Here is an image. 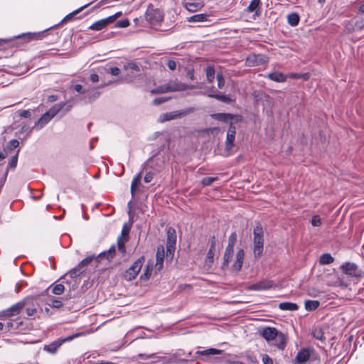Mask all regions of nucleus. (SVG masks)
Returning <instances> with one entry per match:
<instances>
[{"instance_id":"nucleus-1","label":"nucleus","mask_w":364,"mask_h":364,"mask_svg":"<svg viewBox=\"0 0 364 364\" xmlns=\"http://www.w3.org/2000/svg\"><path fill=\"white\" fill-rule=\"evenodd\" d=\"M75 92L79 93L76 96V100L82 101L85 104L90 103L95 100L100 95V92L94 87L83 88L81 85L77 84L73 86Z\"/></svg>"},{"instance_id":"nucleus-2","label":"nucleus","mask_w":364,"mask_h":364,"mask_svg":"<svg viewBox=\"0 0 364 364\" xmlns=\"http://www.w3.org/2000/svg\"><path fill=\"white\" fill-rule=\"evenodd\" d=\"M263 229L260 224L256 225L253 230V253L255 258H259L264 250Z\"/></svg>"},{"instance_id":"nucleus-3","label":"nucleus","mask_w":364,"mask_h":364,"mask_svg":"<svg viewBox=\"0 0 364 364\" xmlns=\"http://www.w3.org/2000/svg\"><path fill=\"white\" fill-rule=\"evenodd\" d=\"M341 269L343 274L349 277L360 279L364 277V271L359 269L358 265L353 262H344L341 264Z\"/></svg>"},{"instance_id":"nucleus-4","label":"nucleus","mask_w":364,"mask_h":364,"mask_svg":"<svg viewBox=\"0 0 364 364\" xmlns=\"http://www.w3.org/2000/svg\"><path fill=\"white\" fill-rule=\"evenodd\" d=\"M82 333H77L70 336H68L65 338H60L56 341H53L52 343L45 345L43 346V350L50 354H55L58 350V348L65 342L70 341L75 338L81 336Z\"/></svg>"},{"instance_id":"nucleus-5","label":"nucleus","mask_w":364,"mask_h":364,"mask_svg":"<svg viewBox=\"0 0 364 364\" xmlns=\"http://www.w3.org/2000/svg\"><path fill=\"white\" fill-rule=\"evenodd\" d=\"M29 299L26 298L25 299L12 305L11 307L8 308L0 312V318L2 317H9L14 316L21 311V310L28 304Z\"/></svg>"},{"instance_id":"nucleus-6","label":"nucleus","mask_w":364,"mask_h":364,"mask_svg":"<svg viewBox=\"0 0 364 364\" xmlns=\"http://www.w3.org/2000/svg\"><path fill=\"white\" fill-rule=\"evenodd\" d=\"M195 111V108L188 107L181 110L173 111L167 113H164L161 115L159 121L161 122H164L166 121L181 118L188 114H191Z\"/></svg>"},{"instance_id":"nucleus-7","label":"nucleus","mask_w":364,"mask_h":364,"mask_svg":"<svg viewBox=\"0 0 364 364\" xmlns=\"http://www.w3.org/2000/svg\"><path fill=\"white\" fill-rule=\"evenodd\" d=\"M145 17L151 24L156 25L163 20V14L160 9H154L152 5H149Z\"/></svg>"},{"instance_id":"nucleus-8","label":"nucleus","mask_w":364,"mask_h":364,"mask_svg":"<svg viewBox=\"0 0 364 364\" xmlns=\"http://www.w3.org/2000/svg\"><path fill=\"white\" fill-rule=\"evenodd\" d=\"M144 261V258L143 257H141L136 261H135L124 273V279L127 281H132L134 279L140 272Z\"/></svg>"},{"instance_id":"nucleus-9","label":"nucleus","mask_w":364,"mask_h":364,"mask_svg":"<svg viewBox=\"0 0 364 364\" xmlns=\"http://www.w3.org/2000/svg\"><path fill=\"white\" fill-rule=\"evenodd\" d=\"M165 84L168 92L184 91L186 90L195 88L194 85H187L186 83L178 81V80H169Z\"/></svg>"},{"instance_id":"nucleus-10","label":"nucleus","mask_w":364,"mask_h":364,"mask_svg":"<svg viewBox=\"0 0 364 364\" xmlns=\"http://www.w3.org/2000/svg\"><path fill=\"white\" fill-rule=\"evenodd\" d=\"M314 353V350L309 348H304L298 351L295 356L294 364H306Z\"/></svg>"},{"instance_id":"nucleus-11","label":"nucleus","mask_w":364,"mask_h":364,"mask_svg":"<svg viewBox=\"0 0 364 364\" xmlns=\"http://www.w3.org/2000/svg\"><path fill=\"white\" fill-rule=\"evenodd\" d=\"M235 133L236 129L235 127L233 126L231 122L230 127L228 128L227 135H226V141H225V151H230L234 146V141L235 139Z\"/></svg>"},{"instance_id":"nucleus-12","label":"nucleus","mask_w":364,"mask_h":364,"mask_svg":"<svg viewBox=\"0 0 364 364\" xmlns=\"http://www.w3.org/2000/svg\"><path fill=\"white\" fill-rule=\"evenodd\" d=\"M182 4L190 12H196L204 6L201 0H182Z\"/></svg>"},{"instance_id":"nucleus-13","label":"nucleus","mask_w":364,"mask_h":364,"mask_svg":"<svg viewBox=\"0 0 364 364\" xmlns=\"http://www.w3.org/2000/svg\"><path fill=\"white\" fill-rule=\"evenodd\" d=\"M176 244V232L174 228H168L167 230V251L172 254Z\"/></svg>"},{"instance_id":"nucleus-14","label":"nucleus","mask_w":364,"mask_h":364,"mask_svg":"<svg viewBox=\"0 0 364 364\" xmlns=\"http://www.w3.org/2000/svg\"><path fill=\"white\" fill-rule=\"evenodd\" d=\"M278 332L279 331L274 327H266L262 329L261 335L267 342H272L278 335Z\"/></svg>"},{"instance_id":"nucleus-15","label":"nucleus","mask_w":364,"mask_h":364,"mask_svg":"<svg viewBox=\"0 0 364 364\" xmlns=\"http://www.w3.org/2000/svg\"><path fill=\"white\" fill-rule=\"evenodd\" d=\"M164 248L163 246H159L157 247L156 255V264L155 269L157 271H160L164 267Z\"/></svg>"},{"instance_id":"nucleus-16","label":"nucleus","mask_w":364,"mask_h":364,"mask_svg":"<svg viewBox=\"0 0 364 364\" xmlns=\"http://www.w3.org/2000/svg\"><path fill=\"white\" fill-rule=\"evenodd\" d=\"M273 287V282L270 280H263L256 284H252L250 287V290L261 291L269 289Z\"/></svg>"},{"instance_id":"nucleus-17","label":"nucleus","mask_w":364,"mask_h":364,"mask_svg":"<svg viewBox=\"0 0 364 364\" xmlns=\"http://www.w3.org/2000/svg\"><path fill=\"white\" fill-rule=\"evenodd\" d=\"M112 18L107 17L103 19H100L95 23H92L89 28L93 31H101L105 28L108 24L112 23Z\"/></svg>"},{"instance_id":"nucleus-18","label":"nucleus","mask_w":364,"mask_h":364,"mask_svg":"<svg viewBox=\"0 0 364 364\" xmlns=\"http://www.w3.org/2000/svg\"><path fill=\"white\" fill-rule=\"evenodd\" d=\"M272 344L277 346L279 349L283 350L287 344V338L285 335L279 331L278 335L272 341Z\"/></svg>"},{"instance_id":"nucleus-19","label":"nucleus","mask_w":364,"mask_h":364,"mask_svg":"<svg viewBox=\"0 0 364 364\" xmlns=\"http://www.w3.org/2000/svg\"><path fill=\"white\" fill-rule=\"evenodd\" d=\"M244 257V250L242 249L239 250L236 254V259L232 267L233 270L239 272L242 269Z\"/></svg>"},{"instance_id":"nucleus-20","label":"nucleus","mask_w":364,"mask_h":364,"mask_svg":"<svg viewBox=\"0 0 364 364\" xmlns=\"http://www.w3.org/2000/svg\"><path fill=\"white\" fill-rule=\"evenodd\" d=\"M100 262V258L98 257V255H90L88 257H87L86 258H85L84 259H82L80 263V266H81L83 269H85V267L90 264H92L93 263L95 266L97 265V264Z\"/></svg>"},{"instance_id":"nucleus-21","label":"nucleus","mask_w":364,"mask_h":364,"mask_svg":"<svg viewBox=\"0 0 364 364\" xmlns=\"http://www.w3.org/2000/svg\"><path fill=\"white\" fill-rule=\"evenodd\" d=\"M211 118L224 122H228L233 119L234 115L230 113H215L210 115Z\"/></svg>"},{"instance_id":"nucleus-22","label":"nucleus","mask_w":364,"mask_h":364,"mask_svg":"<svg viewBox=\"0 0 364 364\" xmlns=\"http://www.w3.org/2000/svg\"><path fill=\"white\" fill-rule=\"evenodd\" d=\"M53 118L47 112L44 113L41 117L35 123L33 128L41 129L44 127Z\"/></svg>"},{"instance_id":"nucleus-23","label":"nucleus","mask_w":364,"mask_h":364,"mask_svg":"<svg viewBox=\"0 0 364 364\" xmlns=\"http://www.w3.org/2000/svg\"><path fill=\"white\" fill-rule=\"evenodd\" d=\"M266 77L277 82H284L287 80V77L280 72H272L266 75Z\"/></svg>"},{"instance_id":"nucleus-24","label":"nucleus","mask_w":364,"mask_h":364,"mask_svg":"<svg viewBox=\"0 0 364 364\" xmlns=\"http://www.w3.org/2000/svg\"><path fill=\"white\" fill-rule=\"evenodd\" d=\"M84 272L85 269H83L78 264L75 267L73 268L68 273H66L64 277L68 275L71 279H75L81 275Z\"/></svg>"},{"instance_id":"nucleus-25","label":"nucleus","mask_w":364,"mask_h":364,"mask_svg":"<svg viewBox=\"0 0 364 364\" xmlns=\"http://www.w3.org/2000/svg\"><path fill=\"white\" fill-rule=\"evenodd\" d=\"M115 252L116 247L114 245H112L108 250L100 253L98 255V257L100 258V261L105 257L109 260L110 259H112L114 257V256L115 255Z\"/></svg>"},{"instance_id":"nucleus-26","label":"nucleus","mask_w":364,"mask_h":364,"mask_svg":"<svg viewBox=\"0 0 364 364\" xmlns=\"http://www.w3.org/2000/svg\"><path fill=\"white\" fill-rule=\"evenodd\" d=\"M234 252V248L226 247L223 255V267H228Z\"/></svg>"},{"instance_id":"nucleus-27","label":"nucleus","mask_w":364,"mask_h":364,"mask_svg":"<svg viewBox=\"0 0 364 364\" xmlns=\"http://www.w3.org/2000/svg\"><path fill=\"white\" fill-rule=\"evenodd\" d=\"M65 105V102H61L54 105L48 111L46 112L53 118Z\"/></svg>"},{"instance_id":"nucleus-28","label":"nucleus","mask_w":364,"mask_h":364,"mask_svg":"<svg viewBox=\"0 0 364 364\" xmlns=\"http://www.w3.org/2000/svg\"><path fill=\"white\" fill-rule=\"evenodd\" d=\"M298 308L296 304L291 302H282L279 304V309L282 311H296Z\"/></svg>"},{"instance_id":"nucleus-29","label":"nucleus","mask_w":364,"mask_h":364,"mask_svg":"<svg viewBox=\"0 0 364 364\" xmlns=\"http://www.w3.org/2000/svg\"><path fill=\"white\" fill-rule=\"evenodd\" d=\"M208 15L205 14H198L193 15L189 18H187V21L188 22H193V23H198V22H205L208 20Z\"/></svg>"},{"instance_id":"nucleus-30","label":"nucleus","mask_w":364,"mask_h":364,"mask_svg":"<svg viewBox=\"0 0 364 364\" xmlns=\"http://www.w3.org/2000/svg\"><path fill=\"white\" fill-rule=\"evenodd\" d=\"M320 305V302L316 300H308L305 301V309L309 311L316 310Z\"/></svg>"},{"instance_id":"nucleus-31","label":"nucleus","mask_w":364,"mask_h":364,"mask_svg":"<svg viewBox=\"0 0 364 364\" xmlns=\"http://www.w3.org/2000/svg\"><path fill=\"white\" fill-rule=\"evenodd\" d=\"M262 55H253L249 56L247 58V63L249 66L257 65L262 60Z\"/></svg>"},{"instance_id":"nucleus-32","label":"nucleus","mask_w":364,"mask_h":364,"mask_svg":"<svg viewBox=\"0 0 364 364\" xmlns=\"http://www.w3.org/2000/svg\"><path fill=\"white\" fill-rule=\"evenodd\" d=\"M354 22L355 21L353 18H352L350 21H346L344 22L343 26L345 32L350 33L355 31H358L357 28H355Z\"/></svg>"},{"instance_id":"nucleus-33","label":"nucleus","mask_w":364,"mask_h":364,"mask_svg":"<svg viewBox=\"0 0 364 364\" xmlns=\"http://www.w3.org/2000/svg\"><path fill=\"white\" fill-rule=\"evenodd\" d=\"M334 261L333 257L328 253H324L321 255L319 263L321 265L329 264Z\"/></svg>"},{"instance_id":"nucleus-34","label":"nucleus","mask_w":364,"mask_h":364,"mask_svg":"<svg viewBox=\"0 0 364 364\" xmlns=\"http://www.w3.org/2000/svg\"><path fill=\"white\" fill-rule=\"evenodd\" d=\"M208 96L209 97L215 98L219 101L223 102L229 104L232 102L231 98L228 95H219V94H208Z\"/></svg>"},{"instance_id":"nucleus-35","label":"nucleus","mask_w":364,"mask_h":364,"mask_svg":"<svg viewBox=\"0 0 364 364\" xmlns=\"http://www.w3.org/2000/svg\"><path fill=\"white\" fill-rule=\"evenodd\" d=\"M288 23L291 26H296L299 22V16L296 13H291L287 16Z\"/></svg>"},{"instance_id":"nucleus-36","label":"nucleus","mask_w":364,"mask_h":364,"mask_svg":"<svg viewBox=\"0 0 364 364\" xmlns=\"http://www.w3.org/2000/svg\"><path fill=\"white\" fill-rule=\"evenodd\" d=\"M354 23L358 30H361L364 27V14H357L354 18Z\"/></svg>"},{"instance_id":"nucleus-37","label":"nucleus","mask_w":364,"mask_h":364,"mask_svg":"<svg viewBox=\"0 0 364 364\" xmlns=\"http://www.w3.org/2000/svg\"><path fill=\"white\" fill-rule=\"evenodd\" d=\"M215 239L213 236L210 241V247L207 254V259L212 262L215 255Z\"/></svg>"},{"instance_id":"nucleus-38","label":"nucleus","mask_w":364,"mask_h":364,"mask_svg":"<svg viewBox=\"0 0 364 364\" xmlns=\"http://www.w3.org/2000/svg\"><path fill=\"white\" fill-rule=\"evenodd\" d=\"M141 178V173H139L132 179V184H131V190H130L132 196L134 195L136 188L138 186V183L140 182Z\"/></svg>"},{"instance_id":"nucleus-39","label":"nucleus","mask_w":364,"mask_h":364,"mask_svg":"<svg viewBox=\"0 0 364 364\" xmlns=\"http://www.w3.org/2000/svg\"><path fill=\"white\" fill-rule=\"evenodd\" d=\"M205 74L208 82L210 83L213 82L215 74L213 66H208L205 69Z\"/></svg>"},{"instance_id":"nucleus-40","label":"nucleus","mask_w":364,"mask_h":364,"mask_svg":"<svg viewBox=\"0 0 364 364\" xmlns=\"http://www.w3.org/2000/svg\"><path fill=\"white\" fill-rule=\"evenodd\" d=\"M221 350L215 349V348H209L204 350H198L196 351V354L200 355H219L220 354Z\"/></svg>"},{"instance_id":"nucleus-41","label":"nucleus","mask_w":364,"mask_h":364,"mask_svg":"<svg viewBox=\"0 0 364 364\" xmlns=\"http://www.w3.org/2000/svg\"><path fill=\"white\" fill-rule=\"evenodd\" d=\"M127 238L119 236L117 238V247L119 251H120L122 254L125 253L126 252V247H125V242L127 241Z\"/></svg>"},{"instance_id":"nucleus-42","label":"nucleus","mask_w":364,"mask_h":364,"mask_svg":"<svg viewBox=\"0 0 364 364\" xmlns=\"http://www.w3.org/2000/svg\"><path fill=\"white\" fill-rule=\"evenodd\" d=\"M260 4V0H252L247 8V11L252 13L256 11Z\"/></svg>"},{"instance_id":"nucleus-43","label":"nucleus","mask_w":364,"mask_h":364,"mask_svg":"<svg viewBox=\"0 0 364 364\" xmlns=\"http://www.w3.org/2000/svg\"><path fill=\"white\" fill-rule=\"evenodd\" d=\"M50 287L52 288V293L56 295L62 294L65 290L64 286L61 284L52 285Z\"/></svg>"},{"instance_id":"nucleus-44","label":"nucleus","mask_w":364,"mask_h":364,"mask_svg":"<svg viewBox=\"0 0 364 364\" xmlns=\"http://www.w3.org/2000/svg\"><path fill=\"white\" fill-rule=\"evenodd\" d=\"M314 338L317 340L321 341L323 338V333L321 328H315L312 331Z\"/></svg>"},{"instance_id":"nucleus-45","label":"nucleus","mask_w":364,"mask_h":364,"mask_svg":"<svg viewBox=\"0 0 364 364\" xmlns=\"http://www.w3.org/2000/svg\"><path fill=\"white\" fill-rule=\"evenodd\" d=\"M151 92L152 94H161V93H167V89L166 84L158 86L157 87L153 89Z\"/></svg>"},{"instance_id":"nucleus-46","label":"nucleus","mask_w":364,"mask_h":364,"mask_svg":"<svg viewBox=\"0 0 364 364\" xmlns=\"http://www.w3.org/2000/svg\"><path fill=\"white\" fill-rule=\"evenodd\" d=\"M237 241V234L236 232H232L228 238V244L227 245L228 247L234 248L235 242Z\"/></svg>"},{"instance_id":"nucleus-47","label":"nucleus","mask_w":364,"mask_h":364,"mask_svg":"<svg viewBox=\"0 0 364 364\" xmlns=\"http://www.w3.org/2000/svg\"><path fill=\"white\" fill-rule=\"evenodd\" d=\"M124 70H132L136 72H139L140 69L138 65L134 62H130L124 65Z\"/></svg>"},{"instance_id":"nucleus-48","label":"nucleus","mask_w":364,"mask_h":364,"mask_svg":"<svg viewBox=\"0 0 364 364\" xmlns=\"http://www.w3.org/2000/svg\"><path fill=\"white\" fill-rule=\"evenodd\" d=\"M217 180L215 177H205L201 180V183L204 186H210L215 181Z\"/></svg>"},{"instance_id":"nucleus-49","label":"nucleus","mask_w":364,"mask_h":364,"mask_svg":"<svg viewBox=\"0 0 364 364\" xmlns=\"http://www.w3.org/2000/svg\"><path fill=\"white\" fill-rule=\"evenodd\" d=\"M217 81H218V87L221 89L225 85V79L222 73H218L216 75Z\"/></svg>"},{"instance_id":"nucleus-50","label":"nucleus","mask_w":364,"mask_h":364,"mask_svg":"<svg viewBox=\"0 0 364 364\" xmlns=\"http://www.w3.org/2000/svg\"><path fill=\"white\" fill-rule=\"evenodd\" d=\"M17 161H18V153L16 154L14 156H12V158L10 159L9 164H8V168H16V166L17 165Z\"/></svg>"},{"instance_id":"nucleus-51","label":"nucleus","mask_w":364,"mask_h":364,"mask_svg":"<svg viewBox=\"0 0 364 364\" xmlns=\"http://www.w3.org/2000/svg\"><path fill=\"white\" fill-rule=\"evenodd\" d=\"M129 26V21L128 19H123L117 22L115 27L117 28H126Z\"/></svg>"},{"instance_id":"nucleus-52","label":"nucleus","mask_w":364,"mask_h":364,"mask_svg":"<svg viewBox=\"0 0 364 364\" xmlns=\"http://www.w3.org/2000/svg\"><path fill=\"white\" fill-rule=\"evenodd\" d=\"M90 4V3L84 5V6H82L81 8H80V9H78L75 10V11H73V13H71V14H70L67 15V16L63 18V21H66L67 19L70 18L73 16H74V15H75V14H78L80 11H82L84 8L87 7V6H89Z\"/></svg>"},{"instance_id":"nucleus-53","label":"nucleus","mask_w":364,"mask_h":364,"mask_svg":"<svg viewBox=\"0 0 364 364\" xmlns=\"http://www.w3.org/2000/svg\"><path fill=\"white\" fill-rule=\"evenodd\" d=\"M151 269L149 267V265H147L146 269L144 270V272L140 276V279L143 280H146L149 278V276L151 275Z\"/></svg>"},{"instance_id":"nucleus-54","label":"nucleus","mask_w":364,"mask_h":364,"mask_svg":"<svg viewBox=\"0 0 364 364\" xmlns=\"http://www.w3.org/2000/svg\"><path fill=\"white\" fill-rule=\"evenodd\" d=\"M311 225L314 227H318L321 225V220L318 215L313 216L311 219Z\"/></svg>"},{"instance_id":"nucleus-55","label":"nucleus","mask_w":364,"mask_h":364,"mask_svg":"<svg viewBox=\"0 0 364 364\" xmlns=\"http://www.w3.org/2000/svg\"><path fill=\"white\" fill-rule=\"evenodd\" d=\"M261 357L263 364H273V360L267 354H262Z\"/></svg>"},{"instance_id":"nucleus-56","label":"nucleus","mask_w":364,"mask_h":364,"mask_svg":"<svg viewBox=\"0 0 364 364\" xmlns=\"http://www.w3.org/2000/svg\"><path fill=\"white\" fill-rule=\"evenodd\" d=\"M50 304H48L53 308L58 309L63 306V303L60 300L52 299Z\"/></svg>"},{"instance_id":"nucleus-57","label":"nucleus","mask_w":364,"mask_h":364,"mask_svg":"<svg viewBox=\"0 0 364 364\" xmlns=\"http://www.w3.org/2000/svg\"><path fill=\"white\" fill-rule=\"evenodd\" d=\"M19 145V141L16 139H12L9 142L8 149L10 150L17 148Z\"/></svg>"},{"instance_id":"nucleus-58","label":"nucleus","mask_w":364,"mask_h":364,"mask_svg":"<svg viewBox=\"0 0 364 364\" xmlns=\"http://www.w3.org/2000/svg\"><path fill=\"white\" fill-rule=\"evenodd\" d=\"M168 360L165 356H157L154 358V363H164L168 362Z\"/></svg>"},{"instance_id":"nucleus-59","label":"nucleus","mask_w":364,"mask_h":364,"mask_svg":"<svg viewBox=\"0 0 364 364\" xmlns=\"http://www.w3.org/2000/svg\"><path fill=\"white\" fill-rule=\"evenodd\" d=\"M37 312V309L35 307H27L26 308V314L28 316H33Z\"/></svg>"},{"instance_id":"nucleus-60","label":"nucleus","mask_w":364,"mask_h":364,"mask_svg":"<svg viewBox=\"0 0 364 364\" xmlns=\"http://www.w3.org/2000/svg\"><path fill=\"white\" fill-rule=\"evenodd\" d=\"M168 100V98H167V97H158V98H155L153 102L155 105H159L163 102H166Z\"/></svg>"},{"instance_id":"nucleus-61","label":"nucleus","mask_w":364,"mask_h":364,"mask_svg":"<svg viewBox=\"0 0 364 364\" xmlns=\"http://www.w3.org/2000/svg\"><path fill=\"white\" fill-rule=\"evenodd\" d=\"M154 178V174L151 172H147L144 178V181L145 183H149L152 181Z\"/></svg>"},{"instance_id":"nucleus-62","label":"nucleus","mask_w":364,"mask_h":364,"mask_svg":"<svg viewBox=\"0 0 364 364\" xmlns=\"http://www.w3.org/2000/svg\"><path fill=\"white\" fill-rule=\"evenodd\" d=\"M167 66L171 70H175L176 69V63L174 60H168Z\"/></svg>"},{"instance_id":"nucleus-63","label":"nucleus","mask_w":364,"mask_h":364,"mask_svg":"<svg viewBox=\"0 0 364 364\" xmlns=\"http://www.w3.org/2000/svg\"><path fill=\"white\" fill-rule=\"evenodd\" d=\"M109 73L113 76H118L120 73V70L117 67H112L109 68Z\"/></svg>"},{"instance_id":"nucleus-64","label":"nucleus","mask_w":364,"mask_h":364,"mask_svg":"<svg viewBox=\"0 0 364 364\" xmlns=\"http://www.w3.org/2000/svg\"><path fill=\"white\" fill-rule=\"evenodd\" d=\"M19 115L21 117H24V118H28L31 117V112L29 110H22L19 112Z\"/></svg>"}]
</instances>
